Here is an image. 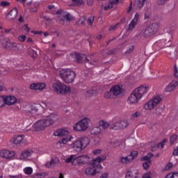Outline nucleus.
<instances>
[{
	"mask_svg": "<svg viewBox=\"0 0 178 178\" xmlns=\"http://www.w3.org/2000/svg\"><path fill=\"white\" fill-rule=\"evenodd\" d=\"M58 119V114L52 113L38 120L33 124L32 127L35 131H42V130H45L46 127H49L51 124L56 123Z\"/></svg>",
	"mask_w": 178,
	"mask_h": 178,
	"instance_id": "f257e3e1",
	"label": "nucleus"
},
{
	"mask_svg": "<svg viewBox=\"0 0 178 178\" xmlns=\"http://www.w3.org/2000/svg\"><path fill=\"white\" fill-rule=\"evenodd\" d=\"M91 157L88 154L76 156L71 154L65 159V163H71L72 166H81V165H89Z\"/></svg>",
	"mask_w": 178,
	"mask_h": 178,
	"instance_id": "f03ea898",
	"label": "nucleus"
},
{
	"mask_svg": "<svg viewBox=\"0 0 178 178\" xmlns=\"http://www.w3.org/2000/svg\"><path fill=\"white\" fill-rule=\"evenodd\" d=\"M90 138L88 136H81L73 141L70 146L76 154H81V152L90 145Z\"/></svg>",
	"mask_w": 178,
	"mask_h": 178,
	"instance_id": "7ed1b4c3",
	"label": "nucleus"
},
{
	"mask_svg": "<svg viewBox=\"0 0 178 178\" xmlns=\"http://www.w3.org/2000/svg\"><path fill=\"white\" fill-rule=\"evenodd\" d=\"M40 108L45 109L47 104L45 103H42V104H26L22 108V113L28 116V118H34V116L38 114Z\"/></svg>",
	"mask_w": 178,
	"mask_h": 178,
	"instance_id": "20e7f679",
	"label": "nucleus"
},
{
	"mask_svg": "<svg viewBox=\"0 0 178 178\" xmlns=\"http://www.w3.org/2000/svg\"><path fill=\"white\" fill-rule=\"evenodd\" d=\"M90 123H91V120L88 117H84L74 124L72 129L74 131L83 133V131H87L90 129Z\"/></svg>",
	"mask_w": 178,
	"mask_h": 178,
	"instance_id": "39448f33",
	"label": "nucleus"
},
{
	"mask_svg": "<svg viewBox=\"0 0 178 178\" xmlns=\"http://www.w3.org/2000/svg\"><path fill=\"white\" fill-rule=\"evenodd\" d=\"M58 74L62 80L67 83V84L73 83L76 79V72L69 68L60 70L58 71Z\"/></svg>",
	"mask_w": 178,
	"mask_h": 178,
	"instance_id": "423d86ee",
	"label": "nucleus"
},
{
	"mask_svg": "<svg viewBox=\"0 0 178 178\" xmlns=\"http://www.w3.org/2000/svg\"><path fill=\"white\" fill-rule=\"evenodd\" d=\"M161 101L162 97L159 95H156L143 104V109L147 111H154L161 104Z\"/></svg>",
	"mask_w": 178,
	"mask_h": 178,
	"instance_id": "0eeeda50",
	"label": "nucleus"
},
{
	"mask_svg": "<svg viewBox=\"0 0 178 178\" xmlns=\"http://www.w3.org/2000/svg\"><path fill=\"white\" fill-rule=\"evenodd\" d=\"M53 89L57 94L61 95H66V94H70L72 90L70 88L60 81H56L53 84Z\"/></svg>",
	"mask_w": 178,
	"mask_h": 178,
	"instance_id": "6e6552de",
	"label": "nucleus"
},
{
	"mask_svg": "<svg viewBox=\"0 0 178 178\" xmlns=\"http://www.w3.org/2000/svg\"><path fill=\"white\" fill-rule=\"evenodd\" d=\"M37 154L38 156L42 155V152L38 149L33 150V149H26L21 152L19 156V159L21 161H27L30 156H33V154Z\"/></svg>",
	"mask_w": 178,
	"mask_h": 178,
	"instance_id": "1a4fd4ad",
	"label": "nucleus"
},
{
	"mask_svg": "<svg viewBox=\"0 0 178 178\" xmlns=\"http://www.w3.org/2000/svg\"><path fill=\"white\" fill-rule=\"evenodd\" d=\"M1 44L6 49H13V51H19V44L16 42L10 40L9 38H3L1 40Z\"/></svg>",
	"mask_w": 178,
	"mask_h": 178,
	"instance_id": "9d476101",
	"label": "nucleus"
},
{
	"mask_svg": "<svg viewBox=\"0 0 178 178\" xmlns=\"http://www.w3.org/2000/svg\"><path fill=\"white\" fill-rule=\"evenodd\" d=\"M29 140L24 135H15L10 140V143L14 145H26Z\"/></svg>",
	"mask_w": 178,
	"mask_h": 178,
	"instance_id": "9b49d317",
	"label": "nucleus"
},
{
	"mask_svg": "<svg viewBox=\"0 0 178 178\" xmlns=\"http://www.w3.org/2000/svg\"><path fill=\"white\" fill-rule=\"evenodd\" d=\"M159 23H153L149 25L145 31L144 35L145 37H151V35H154V34H156L157 31H159Z\"/></svg>",
	"mask_w": 178,
	"mask_h": 178,
	"instance_id": "f8f14e48",
	"label": "nucleus"
},
{
	"mask_svg": "<svg viewBox=\"0 0 178 178\" xmlns=\"http://www.w3.org/2000/svg\"><path fill=\"white\" fill-rule=\"evenodd\" d=\"M134 91L141 98H144L149 91V86L147 84L140 85L134 90Z\"/></svg>",
	"mask_w": 178,
	"mask_h": 178,
	"instance_id": "ddd939ff",
	"label": "nucleus"
},
{
	"mask_svg": "<svg viewBox=\"0 0 178 178\" xmlns=\"http://www.w3.org/2000/svg\"><path fill=\"white\" fill-rule=\"evenodd\" d=\"M74 137L73 136L70 135V134L65 135L64 137L58 140L56 143V147L58 148H62L63 145H66V144L69 143H72V140H73Z\"/></svg>",
	"mask_w": 178,
	"mask_h": 178,
	"instance_id": "4468645a",
	"label": "nucleus"
},
{
	"mask_svg": "<svg viewBox=\"0 0 178 178\" xmlns=\"http://www.w3.org/2000/svg\"><path fill=\"white\" fill-rule=\"evenodd\" d=\"M127 127H129V121L127 120L117 121L112 125V129L114 130H124Z\"/></svg>",
	"mask_w": 178,
	"mask_h": 178,
	"instance_id": "2eb2a0df",
	"label": "nucleus"
},
{
	"mask_svg": "<svg viewBox=\"0 0 178 178\" xmlns=\"http://www.w3.org/2000/svg\"><path fill=\"white\" fill-rule=\"evenodd\" d=\"M15 155L16 152L13 150H9L7 149H0V156L4 159H13Z\"/></svg>",
	"mask_w": 178,
	"mask_h": 178,
	"instance_id": "dca6fc26",
	"label": "nucleus"
},
{
	"mask_svg": "<svg viewBox=\"0 0 178 178\" xmlns=\"http://www.w3.org/2000/svg\"><path fill=\"white\" fill-rule=\"evenodd\" d=\"M140 96L133 90L129 97L127 99V104L129 105H137L141 101Z\"/></svg>",
	"mask_w": 178,
	"mask_h": 178,
	"instance_id": "f3484780",
	"label": "nucleus"
},
{
	"mask_svg": "<svg viewBox=\"0 0 178 178\" xmlns=\"http://www.w3.org/2000/svg\"><path fill=\"white\" fill-rule=\"evenodd\" d=\"M111 91H112L113 95L118 97V95H122L124 92V89L122 85H115L111 88Z\"/></svg>",
	"mask_w": 178,
	"mask_h": 178,
	"instance_id": "a211bd4d",
	"label": "nucleus"
},
{
	"mask_svg": "<svg viewBox=\"0 0 178 178\" xmlns=\"http://www.w3.org/2000/svg\"><path fill=\"white\" fill-rule=\"evenodd\" d=\"M73 58L76 60V62H79V63H81L83 62H90V58L87 57L85 54H80L79 53H74L73 54Z\"/></svg>",
	"mask_w": 178,
	"mask_h": 178,
	"instance_id": "6ab92c4d",
	"label": "nucleus"
},
{
	"mask_svg": "<svg viewBox=\"0 0 178 178\" xmlns=\"http://www.w3.org/2000/svg\"><path fill=\"white\" fill-rule=\"evenodd\" d=\"M97 173H101V170L95 168L94 166H88L85 169V175L86 176H95Z\"/></svg>",
	"mask_w": 178,
	"mask_h": 178,
	"instance_id": "aec40b11",
	"label": "nucleus"
},
{
	"mask_svg": "<svg viewBox=\"0 0 178 178\" xmlns=\"http://www.w3.org/2000/svg\"><path fill=\"white\" fill-rule=\"evenodd\" d=\"M45 87H47V84H45V83H32L30 86V89L34 90L35 91H42V90H44Z\"/></svg>",
	"mask_w": 178,
	"mask_h": 178,
	"instance_id": "412c9836",
	"label": "nucleus"
},
{
	"mask_svg": "<svg viewBox=\"0 0 178 178\" xmlns=\"http://www.w3.org/2000/svg\"><path fill=\"white\" fill-rule=\"evenodd\" d=\"M178 86V81L173 80L170 82L164 89L165 92H171L173 90H176V87Z\"/></svg>",
	"mask_w": 178,
	"mask_h": 178,
	"instance_id": "4be33fe9",
	"label": "nucleus"
},
{
	"mask_svg": "<svg viewBox=\"0 0 178 178\" xmlns=\"http://www.w3.org/2000/svg\"><path fill=\"white\" fill-rule=\"evenodd\" d=\"M67 134H70V132L66 129H58L54 133L55 137H64L67 136Z\"/></svg>",
	"mask_w": 178,
	"mask_h": 178,
	"instance_id": "5701e85b",
	"label": "nucleus"
},
{
	"mask_svg": "<svg viewBox=\"0 0 178 178\" xmlns=\"http://www.w3.org/2000/svg\"><path fill=\"white\" fill-rule=\"evenodd\" d=\"M4 98H5L6 104L8 106L14 105V104H16V102H17V99L15 96L4 95Z\"/></svg>",
	"mask_w": 178,
	"mask_h": 178,
	"instance_id": "b1692460",
	"label": "nucleus"
},
{
	"mask_svg": "<svg viewBox=\"0 0 178 178\" xmlns=\"http://www.w3.org/2000/svg\"><path fill=\"white\" fill-rule=\"evenodd\" d=\"M138 17H140V14H138V13H136L135 14V17H134V19L129 24V26L127 29V31H130V30H133V29H134V27H136V26L138 22Z\"/></svg>",
	"mask_w": 178,
	"mask_h": 178,
	"instance_id": "393cba45",
	"label": "nucleus"
},
{
	"mask_svg": "<svg viewBox=\"0 0 178 178\" xmlns=\"http://www.w3.org/2000/svg\"><path fill=\"white\" fill-rule=\"evenodd\" d=\"M59 163V159L58 158H52L50 161H47L45 163L46 168H54Z\"/></svg>",
	"mask_w": 178,
	"mask_h": 178,
	"instance_id": "a878e982",
	"label": "nucleus"
},
{
	"mask_svg": "<svg viewBox=\"0 0 178 178\" xmlns=\"http://www.w3.org/2000/svg\"><path fill=\"white\" fill-rule=\"evenodd\" d=\"M8 20H15L17 17V8H14L7 15Z\"/></svg>",
	"mask_w": 178,
	"mask_h": 178,
	"instance_id": "bb28decb",
	"label": "nucleus"
},
{
	"mask_svg": "<svg viewBox=\"0 0 178 178\" xmlns=\"http://www.w3.org/2000/svg\"><path fill=\"white\" fill-rule=\"evenodd\" d=\"M91 136H101L102 134V129L101 127H94L90 129Z\"/></svg>",
	"mask_w": 178,
	"mask_h": 178,
	"instance_id": "cd10ccee",
	"label": "nucleus"
},
{
	"mask_svg": "<svg viewBox=\"0 0 178 178\" xmlns=\"http://www.w3.org/2000/svg\"><path fill=\"white\" fill-rule=\"evenodd\" d=\"M89 164L92 165L93 168H95L96 169H103L104 167H102V165H101V163L99 162V160L96 158L92 160V161L89 163Z\"/></svg>",
	"mask_w": 178,
	"mask_h": 178,
	"instance_id": "c85d7f7f",
	"label": "nucleus"
},
{
	"mask_svg": "<svg viewBox=\"0 0 178 178\" xmlns=\"http://www.w3.org/2000/svg\"><path fill=\"white\" fill-rule=\"evenodd\" d=\"M120 163L122 165H129V163H131V161L129 157V156H121L119 158Z\"/></svg>",
	"mask_w": 178,
	"mask_h": 178,
	"instance_id": "c756f323",
	"label": "nucleus"
},
{
	"mask_svg": "<svg viewBox=\"0 0 178 178\" xmlns=\"http://www.w3.org/2000/svg\"><path fill=\"white\" fill-rule=\"evenodd\" d=\"M63 22H70V20H73V16H72V15L67 12L63 13Z\"/></svg>",
	"mask_w": 178,
	"mask_h": 178,
	"instance_id": "7c9ffc66",
	"label": "nucleus"
},
{
	"mask_svg": "<svg viewBox=\"0 0 178 178\" xmlns=\"http://www.w3.org/2000/svg\"><path fill=\"white\" fill-rule=\"evenodd\" d=\"M137 156H138V152L137 150L131 151L128 155V157L129 158V160L131 161V162H133V161L136 159Z\"/></svg>",
	"mask_w": 178,
	"mask_h": 178,
	"instance_id": "2f4dec72",
	"label": "nucleus"
},
{
	"mask_svg": "<svg viewBox=\"0 0 178 178\" xmlns=\"http://www.w3.org/2000/svg\"><path fill=\"white\" fill-rule=\"evenodd\" d=\"M99 127H102L104 129V130H106L111 126V124L105 120H100L99 122Z\"/></svg>",
	"mask_w": 178,
	"mask_h": 178,
	"instance_id": "473e14b6",
	"label": "nucleus"
},
{
	"mask_svg": "<svg viewBox=\"0 0 178 178\" xmlns=\"http://www.w3.org/2000/svg\"><path fill=\"white\" fill-rule=\"evenodd\" d=\"M147 2V0H138L135 1L134 6L136 8H141L144 6V4Z\"/></svg>",
	"mask_w": 178,
	"mask_h": 178,
	"instance_id": "72a5a7b5",
	"label": "nucleus"
},
{
	"mask_svg": "<svg viewBox=\"0 0 178 178\" xmlns=\"http://www.w3.org/2000/svg\"><path fill=\"white\" fill-rule=\"evenodd\" d=\"M33 170L31 167H25L23 168V172L26 176H31L33 175Z\"/></svg>",
	"mask_w": 178,
	"mask_h": 178,
	"instance_id": "f704fd0d",
	"label": "nucleus"
},
{
	"mask_svg": "<svg viewBox=\"0 0 178 178\" xmlns=\"http://www.w3.org/2000/svg\"><path fill=\"white\" fill-rule=\"evenodd\" d=\"M165 45H166V40H162L154 43V48H156V47H159V48H163Z\"/></svg>",
	"mask_w": 178,
	"mask_h": 178,
	"instance_id": "c9c22d12",
	"label": "nucleus"
},
{
	"mask_svg": "<svg viewBox=\"0 0 178 178\" xmlns=\"http://www.w3.org/2000/svg\"><path fill=\"white\" fill-rule=\"evenodd\" d=\"M47 175V172H36L31 176V178H44Z\"/></svg>",
	"mask_w": 178,
	"mask_h": 178,
	"instance_id": "e433bc0d",
	"label": "nucleus"
},
{
	"mask_svg": "<svg viewBox=\"0 0 178 178\" xmlns=\"http://www.w3.org/2000/svg\"><path fill=\"white\" fill-rule=\"evenodd\" d=\"M152 156H154V154L148 153L146 156L141 158V161L145 162H149L151 161V158H152Z\"/></svg>",
	"mask_w": 178,
	"mask_h": 178,
	"instance_id": "4c0bfd02",
	"label": "nucleus"
},
{
	"mask_svg": "<svg viewBox=\"0 0 178 178\" xmlns=\"http://www.w3.org/2000/svg\"><path fill=\"white\" fill-rule=\"evenodd\" d=\"M113 92H112L110 89V91H107L104 93V98L111 99L113 98Z\"/></svg>",
	"mask_w": 178,
	"mask_h": 178,
	"instance_id": "58836bf2",
	"label": "nucleus"
},
{
	"mask_svg": "<svg viewBox=\"0 0 178 178\" xmlns=\"http://www.w3.org/2000/svg\"><path fill=\"white\" fill-rule=\"evenodd\" d=\"M6 105L5 95H0V108H3Z\"/></svg>",
	"mask_w": 178,
	"mask_h": 178,
	"instance_id": "ea45409f",
	"label": "nucleus"
},
{
	"mask_svg": "<svg viewBox=\"0 0 178 178\" xmlns=\"http://www.w3.org/2000/svg\"><path fill=\"white\" fill-rule=\"evenodd\" d=\"M141 116V113L140 111H136L131 114V119H138Z\"/></svg>",
	"mask_w": 178,
	"mask_h": 178,
	"instance_id": "a19ab883",
	"label": "nucleus"
},
{
	"mask_svg": "<svg viewBox=\"0 0 178 178\" xmlns=\"http://www.w3.org/2000/svg\"><path fill=\"white\" fill-rule=\"evenodd\" d=\"M151 163V161H145L143 163V168L145 169V170H148V169H149Z\"/></svg>",
	"mask_w": 178,
	"mask_h": 178,
	"instance_id": "79ce46f5",
	"label": "nucleus"
},
{
	"mask_svg": "<svg viewBox=\"0 0 178 178\" xmlns=\"http://www.w3.org/2000/svg\"><path fill=\"white\" fill-rule=\"evenodd\" d=\"M177 137H178L177 134H172L170 138V144H174L175 141H176V140H177Z\"/></svg>",
	"mask_w": 178,
	"mask_h": 178,
	"instance_id": "37998d69",
	"label": "nucleus"
},
{
	"mask_svg": "<svg viewBox=\"0 0 178 178\" xmlns=\"http://www.w3.org/2000/svg\"><path fill=\"white\" fill-rule=\"evenodd\" d=\"M103 8L104 10H109V9H112L113 8V3L110 1L108 3L106 4Z\"/></svg>",
	"mask_w": 178,
	"mask_h": 178,
	"instance_id": "c03bdc74",
	"label": "nucleus"
},
{
	"mask_svg": "<svg viewBox=\"0 0 178 178\" xmlns=\"http://www.w3.org/2000/svg\"><path fill=\"white\" fill-rule=\"evenodd\" d=\"M142 178H152V172L147 171L142 175Z\"/></svg>",
	"mask_w": 178,
	"mask_h": 178,
	"instance_id": "a18cd8bd",
	"label": "nucleus"
},
{
	"mask_svg": "<svg viewBox=\"0 0 178 178\" xmlns=\"http://www.w3.org/2000/svg\"><path fill=\"white\" fill-rule=\"evenodd\" d=\"M92 153L93 154V155H95V156L101 155V154H102V149H95L92 151Z\"/></svg>",
	"mask_w": 178,
	"mask_h": 178,
	"instance_id": "49530a36",
	"label": "nucleus"
},
{
	"mask_svg": "<svg viewBox=\"0 0 178 178\" xmlns=\"http://www.w3.org/2000/svg\"><path fill=\"white\" fill-rule=\"evenodd\" d=\"M161 147V145L155 144V143H152V148L151 151L154 152V151H156L159 148Z\"/></svg>",
	"mask_w": 178,
	"mask_h": 178,
	"instance_id": "de8ad7c7",
	"label": "nucleus"
},
{
	"mask_svg": "<svg viewBox=\"0 0 178 178\" xmlns=\"http://www.w3.org/2000/svg\"><path fill=\"white\" fill-rule=\"evenodd\" d=\"M97 160H99L100 163H102V162H104V161H106V155L105 154H102L101 156L97 157Z\"/></svg>",
	"mask_w": 178,
	"mask_h": 178,
	"instance_id": "09e8293b",
	"label": "nucleus"
},
{
	"mask_svg": "<svg viewBox=\"0 0 178 178\" xmlns=\"http://www.w3.org/2000/svg\"><path fill=\"white\" fill-rule=\"evenodd\" d=\"M26 38H27V36L26 35H20L18 36V40L21 42H24V41H26Z\"/></svg>",
	"mask_w": 178,
	"mask_h": 178,
	"instance_id": "8fccbe9b",
	"label": "nucleus"
},
{
	"mask_svg": "<svg viewBox=\"0 0 178 178\" xmlns=\"http://www.w3.org/2000/svg\"><path fill=\"white\" fill-rule=\"evenodd\" d=\"M94 19L95 17L94 16H90L88 17V24H89V26H92V23H94Z\"/></svg>",
	"mask_w": 178,
	"mask_h": 178,
	"instance_id": "3c124183",
	"label": "nucleus"
},
{
	"mask_svg": "<svg viewBox=\"0 0 178 178\" xmlns=\"http://www.w3.org/2000/svg\"><path fill=\"white\" fill-rule=\"evenodd\" d=\"M111 145H113L115 148L118 147H120V141L119 140L112 141Z\"/></svg>",
	"mask_w": 178,
	"mask_h": 178,
	"instance_id": "603ef678",
	"label": "nucleus"
},
{
	"mask_svg": "<svg viewBox=\"0 0 178 178\" xmlns=\"http://www.w3.org/2000/svg\"><path fill=\"white\" fill-rule=\"evenodd\" d=\"M5 90V83H3L2 81H0V94L2 92V91H4Z\"/></svg>",
	"mask_w": 178,
	"mask_h": 178,
	"instance_id": "864d4df0",
	"label": "nucleus"
},
{
	"mask_svg": "<svg viewBox=\"0 0 178 178\" xmlns=\"http://www.w3.org/2000/svg\"><path fill=\"white\" fill-rule=\"evenodd\" d=\"M172 167H173V163H168L165 167V170H170V169H172Z\"/></svg>",
	"mask_w": 178,
	"mask_h": 178,
	"instance_id": "5fc2aeb1",
	"label": "nucleus"
},
{
	"mask_svg": "<svg viewBox=\"0 0 178 178\" xmlns=\"http://www.w3.org/2000/svg\"><path fill=\"white\" fill-rule=\"evenodd\" d=\"M22 29L26 31V33L30 32V29L29 28V26L27 24H25L22 26Z\"/></svg>",
	"mask_w": 178,
	"mask_h": 178,
	"instance_id": "6e6d98bb",
	"label": "nucleus"
},
{
	"mask_svg": "<svg viewBox=\"0 0 178 178\" xmlns=\"http://www.w3.org/2000/svg\"><path fill=\"white\" fill-rule=\"evenodd\" d=\"M74 5H81L83 3V0H72Z\"/></svg>",
	"mask_w": 178,
	"mask_h": 178,
	"instance_id": "4d7b16f0",
	"label": "nucleus"
},
{
	"mask_svg": "<svg viewBox=\"0 0 178 178\" xmlns=\"http://www.w3.org/2000/svg\"><path fill=\"white\" fill-rule=\"evenodd\" d=\"M100 141L101 140H99V137L93 138V143L95 145H97V144H99Z\"/></svg>",
	"mask_w": 178,
	"mask_h": 178,
	"instance_id": "13d9d810",
	"label": "nucleus"
},
{
	"mask_svg": "<svg viewBox=\"0 0 178 178\" xmlns=\"http://www.w3.org/2000/svg\"><path fill=\"white\" fill-rule=\"evenodd\" d=\"M165 143H168V139L164 138L161 143H159V145L161 146V148H163V145Z\"/></svg>",
	"mask_w": 178,
	"mask_h": 178,
	"instance_id": "bf43d9fd",
	"label": "nucleus"
},
{
	"mask_svg": "<svg viewBox=\"0 0 178 178\" xmlns=\"http://www.w3.org/2000/svg\"><path fill=\"white\" fill-rule=\"evenodd\" d=\"M10 3L8 1H1V6H9Z\"/></svg>",
	"mask_w": 178,
	"mask_h": 178,
	"instance_id": "052dcab7",
	"label": "nucleus"
},
{
	"mask_svg": "<svg viewBox=\"0 0 178 178\" xmlns=\"http://www.w3.org/2000/svg\"><path fill=\"white\" fill-rule=\"evenodd\" d=\"M168 0H157L158 5H163Z\"/></svg>",
	"mask_w": 178,
	"mask_h": 178,
	"instance_id": "680f3d73",
	"label": "nucleus"
},
{
	"mask_svg": "<svg viewBox=\"0 0 178 178\" xmlns=\"http://www.w3.org/2000/svg\"><path fill=\"white\" fill-rule=\"evenodd\" d=\"M175 74V77L176 79H178V68L176 65L175 67V74Z\"/></svg>",
	"mask_w": 178,
	"mask_h": 178,
	"instance_id": "e2e57ef3",
	"label": "nucleus"
},
{
	"mask_svg": "<svg viewBox=\"0 0 178 178\" xmlns=\"http://www.w3.org/2000/svg\"><path fill=\"white\" fill-rule=\"evenodd\" d=\"M31 51L32 52L31 56H32V58H35V56H37V52L34 50H31Z\"/></svg>",
	"mask_w": 178,
	"mask_h": 178,
	"instance_id": "0e129e2a",
	"label": "nucleus"
},
{
	"mask_svg": "<svg viewBox=\"0 0 178 178\" xmlns=\"http://www.w3.org/2000/svg\"><path fill=\"white\" fill-rule=\"evenodd\" d=\"M173 155H175V156H178V147L174 149Z\"/></svg>",
	"mask_w": 178,
	"mask_h": 178,
	"instance_id": "69168bd1",
	"label": "nucleus"
},
{
	"mask_svg": "<svg viewBox=\"0 0 178 178\" xmlns=\"http://www.w3.org/2000/svg\"><path fill=\"white\" fill-rule=\"evenodd\" d=\"M32 34H42V31H31Z\"/></svg>",
	"mask_w": 178,
	"mask_h": 178,
	"instance_id": "338daca9",
	"label": "nucleus"
},
{
	"mask_svg": "<svg viewBox=\"0 0 178 178\" xmlns=\"http://www.w3.org/2000/svg\"><path fill=\"white\" fill-rule=\"evenodd\" d=\"M8 178H22L19 175H9Z\"/></svg>",
	"mask_w": 178,
	"mask_h": 178,
	"instance_id": "774afa93",
	"label": "nucleus"
}]
</instances>
